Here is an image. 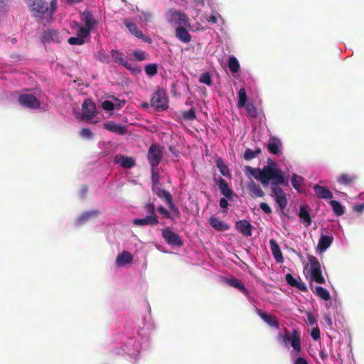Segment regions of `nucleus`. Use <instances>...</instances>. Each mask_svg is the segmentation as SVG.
<instances>
[{
	"label": "nucleus",
	"instance_id": "20e7f679",
	"mask_svg": "<svg viewBox=\"0 0 364 364\" xmlns=\"http://www.w3.org/2000/svg\"><path fill=\"white\" fill-rule=\"evenodd\" d=\"M169 23L178 26H188L190 27V20L188 16L179 11L174 9L168 10V19Z\"/></svg>",
	"mask_w": 364,
	"mask_h": 364
},
{
	"label": "nucleus",
	"instance_id": "bb28decb",
	"mask_svg": "<svg viewBox=\"0 0 364 364\" xmlns=\"http://www.w3.org/2000/svg\"><path fill=\"white\" fill-rule=\"evenodd\" d=\"M281 147H282V142L281 141L276 138L272 137L270 139V141L269 142L267 145V149L268 151L275 155H278L281 153Z\"/></svg>",
	"mask_w": 364,
	"mask_h": 364
},
{
	"label": "nucleus",
	"instance_id": "4468645a",
	"mask_svg": "<svg viewBox=\"0 0 364 364\" xmlns=\"http://www.w3.org/2000/svg\"><path fill=\"white\" fill-rule=\"evenodd\" d=\"M247 188L249 191L250 197L255 198H263L265 196L264 192L260 187L259 184L255 183L253 180H250L247 183Z\"/></svg>",
	"mask_w": 364,
	"mask_h": 364
},
{
	"label": "nucleus",
	"instance_id": "4be33fe9",
	"mask_svg": "<svg viewBox=\"0 0 364 364\" xmlns=\"http://www.w3.org/2000/svg\"><path fill=\"white\" fill-rule=\"evenodd\" d=\"M314 190L317 198L320 199H331L333 198L332 193L326 186L316 184L314 186Z\"/></svg>",
	"mask_w": 364,
	"mask_h": 364
},
{
	"label": "nucleus",
	"instance_id": "4c0bfd02",
	"mask_svg": "<svg viewBox=\"0 0 364 364\" xmlns=\"http://www.w3.org/2000/svg\"><path fill=\"white\" fill-rule=\"evenodd\" d=\"M228 68L232 73H237L240 70V63L235 56L230 57L228 60Z\"/></svg>",
	"mask_w": 364,
	"mask_h": 364
},
{
	"label": "nucleus",
	"instance_id": "423d86ee",
	"mask_svg": "<svg viewBox=\"0 0 364 364\" xmlns=\"http://www.w3.org/2000/svg\"><path fill=\"white\" fill-rule=\"evenodd\" d=\"M151 105L156 110H166L168 108V98L163 89H158L152 95Z\"/></svg>",
	"mask_w": 364,
	"mask_h": 364
},
{
	"label": "nucleus",
	"instance_id": "f3484780",
	"mask_svg": "<svg viewBox=\"0 0 364 364\" xmlns=\"http://www.w3.org/2000/svg\"><path fill=\"white\" fill-rule=\"evenodd\" d=\"M42 41L43 43H50V42L59 43V42H60V33L57 30L47 29L43 33Z\"/></svg>",
	"mask_w": 364,
	"mask_h": 364
},
{
	"label": "nucleus",
	"instance_id": "4d7b16f0",
	"mask_svg": "<svg viewBox=\"0 0 364 364\" xmlns=\"http://www.w3.org/2000/svg\"><path fill=\"white\" fill-rule=\"evenodd\" d=\"M80 135L86 139H92V133L88 128H83L80 132Z\"/></svg>",
	"mask_w": 364,
	"mask_h": 364
},
{
	"label": "nucleus",
	"instance_id": "7ed1b4c3",
	"mask_svg": "<svg viewBox=\"0 0 364 364\" xmlns=\"http://www.w3.org/2000/svg\"><path fill=\"white\" fill-rule=\"evenodd\" d=\"M278 339L285 345L289 343L294 350L297 353L301 350L300 332L297 330H294L290 334L289 331L285 328L284 333H279Z\"/></svg>",
	"mask_w": 364,
	"mask_h": 364
},
{
	"label": "nucleus",
	"instance_id": "603ef678",
	"mask_svg": "<svg viewBox=\"0 0 364 364\" xmlns=\"http://www.w3.org/2000/svg\"><path fill=\"white\" fill-rule=\"evenodd\" d=\"M309 261L311 265V270L315 269H321L320 263L318 259L314 256H309Z\"/></svg>",
	"mask_w": 364,
	"mask_h": 364
},
{
	"label": "nucleus",
	"instance_id": "13d9d810",
	"mask_svg": "<svg viewBox=\"0 0 364 364\" xmlns=\"http://www.w3.org/2000/svg\"><path fill=\"white\" fill-rule=\"evenodd\" d=\"M244 159L247 161H250L256 157L254 151L250 149H247L243 156Z\"/></svg>",
	"mask_w": 364,
	"mask_h": 364
},
{
	"label": "nucleus",
	"instance_id": "58836bf2",
	"mask_svg": "<svg viewBox=\"0 0 364 364\" xmlns=\"http://www.w3.org/2000/svg\"><path fill=\"white\" fill-rule=\"evenodd\" d=\"M330 203L336 215L341 216L344 214V207L338 201L331 200Z\"/></svg>",
	"mask_w": 364,
	"mask_h": 364
},
{
	"label": "nucleus",
	"instance_id": "79ce46f5",
	"mask_svg": "<svg viewBox=\"0 0 364 364\" xmlns=\"http://www.w3.org/2000/svg\"><path fill=\"white\" fill-rule=\"evenodd\" d=\"M247 113V116L250 118H256L258 115L257 109L252 103H247L244 107Z\"/></svg>",
	"mask_w": 364,
	"mask_h": 364
},
{
	"label": "nucleus",
	"instance_id": "6e6d98bb",
	"mask_svg": "<svg viewBox=\"0 0 364 364\" xmlns=\"http://www.w3.org/2000/svg\"><path fill=\"white\" fill-rule=\"evenodd\" d=\"M133 55L139 61L144 60L146 58V54L143 50H135L133 53Z\"/></svg>",
	"mask_w": 364,
	"mask_h": 364
},
{
	"label": "nucleus",
	"instance_id": "e2e57ef3",
	"mask_svg": "<svg viewBox=\"0 0 364 364\" xmlns=\"http://www.w3.org/2000/svg\"><path fill=\"white\" fill-rule=\"evenodd\" d=\"M218 17H220L219 15H218V16H217L215 15H210V16H206L205 19L207 20V21H208L213 24H215L218 22Z\"/></svg>",
	"mask_w": 364,
	"mask_h": 364
},
{
	"label": "nucleus",
	"instance_id": "39448f33",
	"mask_svg": "<svg viewBox=\"0 0 364 364\" xmlns=\"http://www.w3.org/2000/svg\"><path fill=\"white\" fill-rule=\"evenodd\" d=\"M153 192L157 195L159 198L164 200L168 205L170 210L176 216H181V213L178 208L174 204L172 195L166 190L161 187L155 188Z\"/></svg>",
	"mask_w": 364,
	"mask_h": 364
},
{
	"label": "nucleus",
	"instance_id": "c85d7f7f",
	"mask_svg": "<svg viewBox=\"0 0 364 364\" xmlns=\"http://www.w3.org/2000/svg\"><path fill=\"white\" fill-rule=\"evenodd\" d=\"M218 188L221 193L226 198H231L232 196V191L229 188L228 182L223 178H219L218 181Z\"/></svg>",
	"mask_w": 364,
	"mask_h": 364
},
{
	"label": "nucleus",
	"instance_id": "dca6fc26",
	"mask_svg": "<svg viewBox=\"0 0 364 364\" xmlns=\"http://www.w3.org/2000/svg\"><path fill=\"white\" fill-rule=\"evenodd\" d=\"M103 127L114 134L118 135H124L127 133V129L124 125H119L112 121L107 122L103 124Z\"/></svg>",
	"mask_w": 364,
	"mask_h": 364
},
{
	"label": "nucleus",
	"instance_id": "69168bd1",
	"mask_svg": "<svg viewBox=\"0 0 364 364\" xmlns=\"http://www.w3.org/2000/svg\"><path fill=\"white\" fill-rule=\"evenodd\" d=\"M219 203L222 208H227L228 206V202L225 198H221Z\"/></svg>",
	"mask_w": 364,
	"mask_h": 364
},
{
	"label": "nucleus",
	"instance_id": "680f3d73",
	"mask_svg": "<svg viewBox=\"0 0 364 364\" xmlns=\"http://www.w3.org/2000/svg\"><path fill=\"white\" fill-rule=\"evenodd\" d=\"M307 323L310 326H315L316 325L317 322L316 320L312 313H308L307 314Z\"/></svg>",
	"mask_w": 364,
	"mask_h": 364
},
{
	"label": "nucleus",
	"instance_id": "a878e982",
	"mask_svg": "<svg viewBox=\"0 0 364 364\" xmlns=\"http://www.w3.org/2000/svg\"><path fill=\"white\" fill-rule=\"evenodd\" d=\"M225 282L229 286L237 288L240 291L244 293L245 294L248 295L249 291L246 289V287H245V285L243 284V283L242 282L241 280H240L237 278H235V277H231V278H226L225 279Z\"/></svg>",
	"mask_w": 364,
	"mask_h": 364
},
{
	"label": "nucleus",
	"instance_id": "864d4df0",
	"mask_svg": "<svg viewBox=\"0 0 364 364\" xmlns=\"http://www.w3.org/2000/svg\"><path fill=\"white\" fill-rule=\"evenodd\" d=\"M90 28H88L87 27H80V29L77 31V36L80 37H82V39L85 40V38L88 37L90 33Z\"/></svg>",
	"mask_w": 364,
	"mask_h": 364
},
{
	"label": "nucleus",
	"instance_id": "c756f323",
	"mask_svg": "<svg viewBox=\"0 0 364 364\" xmlns=\"http://www.w3.org/2000/svg\"><path fill=\"white\" fill-rule=\"evenodd\" d=\"M357 178L358 177L355 174L343 173L337 179V181L341 184L350 186L354 183Z\"/></svg>",
	"mask_w": 364,
	"mask_h": 364
},
{
	"label": "nucleus",
	"instance_id": "bf43d9fd",
	"mask_svg": "<svg viewBox=\"0 0 364 364\" xmlns=\"http://www.w3.org/2000/svg\"><path fill=\"white\" fill-rule=\"evenodd\" d=\"M311 336L314 341H317L320 338V329L317 326L312 328Z\"/></svg>",
	"mask_w": 364,
	"mask_h": 364
},
{
	"label": "nucleus",
	"instance_id": "f03ea898",
	"mask_svg": "<svg viewBox=\"0 0 364 364\" xmlns=\"http://www.w3.org/2000/svg\"><path fill=\"white\" fill-rule=\"evenodd\" d=\"M28 4L33 16L37 21L46 18L51 20L58 9L57 0H51L49 5L46 0H29Z\"/></svg>",
	"mask_w": 364,
	"mask_h": 364
},
{
	"label": "nucleus",
	"instance_id": "72a5a7b5",
	"mask_svg": "<svg viewBox=\"0 0 364 364\" xmlns=\"http://www.w3.org/2000/svg\"><path fill=\"white\" fill-rule=\"evenodd\" d=\"M311 279L318 284H324L325 279L322 276L321 268L311 270Z\"/></svg>",
	"mask_w": 364,
	"mask_h": 364
},
{
	"label": "nucleus",
	"instance_id": "f704fd0d",
	"mask_svg": "<svg viewBox=\"0 0 364 364\" xmlns=\"http://www.w3.org/2000/svg\"><path fill=\"white\" fill-rule=\"evenodd\" d=\"M181 114L186 121H194L196 119V112L194 107H191L189 110L182 111Z\"/></svg>",
	"mask_w": 364,
	"mask_h": 364
},
{
	"label": "nucleus",
	"instance_id": "338daca9",
	"mask_svg": "<svg viewBox=\"0 0 364 364\" xmlns=\"http://www.w3.org/2000/svg\"><path fill=\"white\" fill-rule=\"evenodd\" d=\"M294 364H309L306 359L302 357L297 358Z\"/></svg>",
	"mask_w": 364,
	"mask_h": 364
},
{
	"label": "nucleus",
	"instance_id": "49530a36",
	"mask_svg": "<svg viewBox=\"0 0 364 364\" xmlns=\"http://www.w3.org/2000/svg\"><path fill=\"white\" fill-rule=\"evenodd\" d=\"M158 212L163 215L164 218L167 219H174L176 218H179L180 216H176L173 214V213L170 210L168 212L164 206L160 205L157 208Z\"/></svg>",
	"mask_w": 364,
	"mask_h": 364
},
{
	"label": "nucleus",
	"instance_id": "09e8293b",
	"mask_svg": "<svg viewBox=\"0 0 364 364\" xmlns=\"http://www.w3.org/2000/svg\"><path fill=\"white\" fill-rule=\"evenodd\" d=\"M199 81L200 82L205 84L208 86H210L213 84L212 78L209 73H203L201 74L199 78Z\"/></svg>",
	"mask_w": 364,
	"mask_h": 364
},
{
	"label": "nucleus",
	"instance_id": "e433bc0d",
	"mask_svg": "<svg viewBox=\"0 0 364 364\" xmlns=\"http://www.w3.org/2000/svg\"><path fill=\"white\" fill-rule=\"evenodd\" d=\"M247 104V93L246 90L244 87H242L239 90L238 92V102H237V107L242 108L244 107Z\"/></svg>",
	"mask_w": 364,
	"mask_h": 364
},
{
	"label": "nucleus",
	"instance_id": "7c9ffc66",
	"mask_svg": "<svg viewBox=\"0 0 364 364\" xmlns=\"http://www.w3.org/2000/svg\"><path fill=\"white\" fill-rule=\"evenodd\" d=\"M82 15L83 16L82 21H84L85 26L92 30V28L97 24V21L94 18L92 13L85 10L82 12Z\"/></svg>",
	"mask_w": 364,
	"mask_h": 364
},
{
	"label": "nucleus",
	"instance_id": "a18cd8bd",
	"mask_svg": "<svg viewBox=\"0 0 364 364\" xmlns=\"http://www.w3.org/2000/svg\"><path fill=\"white\" fill-rule=\"evenodd\" d=\"M159 173L157 171H155L154 168H152L151 172V182H152V191L154 190L155 188L160 187L159 183Z\"/></svg>",
	"mask_w": 364,
	"mask_h": 364
},
{
	"label": "nucleus",
	"instance_id": "a19ab883",
	"mask_svg": "<svg viewBox=\"0 0 364 364\" xmlns=\"http://www.w3.org/2000/svg\"><path fill=\"white\" fill-rule=\"evenodd\" d=\"M95 58L104 63H110V57L108 54H107L103 50H98L95 53Z\"/></svg>",
	"mask_w": 364,
	"mask_h": 364
},
{
	"label": "nucleus",
	"instance_id": "774afa93",
	"mask_svg": "<svg viewBox=\"0 0 364 364\" xmlns=\"http://www.w3.org/2000/svg\"><path fill=\"white\" fill-rule=\"evenodd\" d=\"M324 319L329 326L332 325V321L329 316H325Z\"/></svg>",
	"mask_w": 364,
	"mask_h": 364
},
{
	"label": "nucleus",
	"instance_id": "8fccbe9b",
	"mask_svg": "<svg viewBox=\"0 0 364 364\" xmlns=\"http://www.w3.org/2000/svg\"><path fill=\"white\" fill-rule=\"evenodd\" d=\"M144 209L146 212L148 213V216L157 217V215H156L155 205L154 203L149 202L146 203L144 206Z\"/></svg>",
	"mask_w": 364,
	"mask_h": 364
},
{
	"label": "nucleus",
	"instance_id": "c03bdc74",
	"mask_svg": "<svg viewBox=\"0 0 364 364\" xmlns=\"http://www.w3.org/2000/svg\"><path fill=\"white\" fill-rule=\"evenodd\" d=\"M99 215V211L97 210H92L84 213L80 217L78 218V223L82 224L86 220H87L90 218L95 217Z\"/></svg>",
	"mask_w": 364,
	"mask_h": 364
},
{
	"label": "nucleus",
	"instance_id": "393cba45",
	"mask_svg": "<svg viewBox=\"0 0 364 364\" xmlns=\"http://www.w3.org/2000/svg\"><path fill=\"white\" fill-rule=\"evenodd\" d=\"M209 221L211 227L218 231H226L230 229L229 225L220 220L217 217H210Z\"/></svg>",
	"mask_w": 364,
	"mask_h": 364
},
{
	"label": "nucleus",
	"instance_id": "ddd939ff",
	"mask_svg": "<svg viewBox=\"0 0 364 364\" xmlns=\"http://www.w3.org/2000/svg\"><path fill=\"white\" fill-rule=\"evenodd\" d=\"M235 228L245 237L252 235L253 226L248 220H240L236 223Z\"/></svg>",
	"mask_w": 364,
	"mask_h": 364
},
{
	"label": "nucleus",
	"instance_id": "c9c22d12",
	"mask_svg": "<svg viewBox=\"0 0 364 364\" xmlns=\"http://www.w3.org/2000/svg\"><path fill=\"white\" fill-rule=\"evenodd\" d=\"M303 182H304V178L301 176H298L296 173H294L292 175L291 185L299 193L301 192V188Z\"/></svg>",
	"mask_w": 364,
	"mask_h": 364
},
{
	"label": "nucleus",
	"instance_id": "0e129e2a",
	"mask_svg": "<svg viewBox=\"0 0 364 364\" xmlns=\"http://www.w3.org/2000/svg\"><path fill=\"white\" fill-rule=\"evenodd\" d=\"M364 210V204H357L353 206V210L358 213H361Z\"/></svg>",
	"mask_w": 364,
	"mask_h": 364
},
{
	"label": "nucleus",
	"instance_id": "f8f14e48",
	"mask_svg": "<svg viewBox=\"0 0 364 364\" xmlns=\"http://www.w3.org/2000/svg\"><path fill=\"white\" fill-rule=\"evenodd\" d=\"M110 54L112 59L116 63H118L119 65L124 66L125 68L132 71L133 73L136 71H140L137 68H134L131 66V65L126 60L123 53L119 51L118 50H112L110 51Z\"/></svg>",
	"mask_w": 364,
	"mask_h": 364
},
{
	"label": "nucleus",
	"instance_id": "1a4fd4ad",
	"mask_svg": "<svg viewBox=\"0 0 364 364\" xmlns=\"http://www.w3.org/2000/svg\"><path fill=\"white\" fill-rule=\"evenodd\" d=\"M147 157L152 168L157 166L161 160V151L159 146L156 144H151L149 149Z\"/></svg>",
	"mask_w": 364,
	"mask_h": 364
},
{
	"label": "nucleus",
	"instance_id": "a211bd4d",
	"mask_svg": "<svg viewBox=\"0 0 364 364\" xmlns=\"http://www.w3.org/2000/svg\"><path fill=\"white\" fill-rule=\"evenodd\" d=\"M256 311L261 318L269 326L279 328V321L275 316L267 314L265 311L259 309H257Z\"/></svg>",
	"mask_w": 364,
	"mask_h": 364
},
{
	"label": "nucleus",
	"instance_id": "2f4dec72",
	"mask_svg": "<svg viewBox=\"0 0 364 364\" xmlns=\"http://www.w3.org/2000/svg\"><path fill=\"white\" fill-rule=\"evenodd\" d=\"M216 166L220 170V173L225 177H230V171L228 166L225 164L221 158H218L216 160Z\"/></svg>",
	"mask_w": 364,
	"mask_h": 364
},
{
	"label": "nucleus",
	"instance_id": "37998d69",
	"mask_svg": "<svg viewBox=\"0 0 364 364\" xmlns=\"http://www.w3.org/2000/svg\"><path fill=\"white\" fill-rule=\"evenodd\" d=\"M99 215V211L97 210H92L84 213L80 217L78 218V223L82 224L86 220H87L90 218L95 217Z\"/></svg>",
	"mask_w": 364,
	"mask_h": 364
},
{
	"label": "nucleus",
	"instance_id": "b1692460",
	"mask_svg": "<svg viewBox=\"0 0 364 364\" xmlns=\"http://www.w3.org/2000/svg\"><path fill=\"white\" fill-rule=\"evenodd\" d=\"M269 246L272 255L275 260L279 263L284 262V257L281 249L275 240H269Z\"/></svg>",
	"mask_w": 364,
	"mask_h": 364
},
{
	"label": "nucleus",
	"instance_id": "de8ad7c7",
	"mask_svg": "<svg viewBox=\"0 0 364 364\" xmlns=\"http://www.w3.org/2000/svg\"><path fill=\"white\" fill-rule=\"evenodd\" d=\"M144 70L147 75L152 77L157 73V65L155 63L146 65Z\"/></svg>",
	"mask_w": 364,
	"mask_h": 364
},
{
	"label": "nucleus",
	"instance_id": "ea45409f",
	"mask_svg": "<svg viewBox=\"0 0 364 364\" xmlns=\"http://www.w3.org/2000/svg\"><path fill=\"white\" fill-rule=\"evenodd\" d=\"M315 293L324 301H328L331 299L329 292L322 287H316L315 289Z\"/></svg>",
	"mask_w": 364,
	"mask_h": 364
},
{
	"label": "nucleus",
	"instance_id": "aec40b11",
	"mask_svg": "<svg viewBox=\"0 0 364 364\" xmlns=\"http://www.w3.org/2000/svg\"><path fill=\"white\" fill-rule=\"evenodd\" d=\"M186 26H178L176 28L175 36L182 43H188L191 41V35L186 29Z\"/></svg>",
	"mask_w": 364,
	"mask_h": 364
},
{
	"label": "nucleus",
	"instance_id": "9b49d317",
	"mask_svg": "<svg viewBox=\"0 0 364 364\" xmlns=\"http://www.w3.org/2000/svg\"><path fill=\"white\" fill-rule=\"evenodd\" d=\"M95 104L91 100L86 99L82 105V119L91 122V119L95 115Z\"/></svg>",
	"mask_w": 364,
	"mask_h": 364
},
{
	"label": "nucleus",
	"instance_id": "3c124183",
	"mask_svg": "<svg viewBox=\"0 0 364 364\" xmlns=\"http://www.w3.org/2000/svg\"><path fill=\"white\" fill-rule=\"evenodd\" d=\"M68 43L70 45H78L81 46L85 43V40L82 39V37L77 36L76 37H70L68 41Z\"/></svg>",
	"mask_w": 364,
	"mask_h": 364
},
{
	"label": "nucleus",
	"instance_id": "2eb2a0df",
	"mask_svg": "<svg viewBox=\"0 0 364 364\" xmlns=\"http://www.w3.org/2000/svg\"><path fill=\"white\" fill-rule=\"evenodd\" d=\"M114 161L120 164L124 168H130L135 166L136 161L133 157L127 156L122 154H117L114 156Z\"/></svg>",
	"mask_w": 364,
	"mask_h": 364
},
{
	"label": "nucleus",
	"instance_id": "052dcab7",
	"mask_svg": "<svg viewBox=\"0 0 364 364\" xmlns=\"http://www.w3.org/2000/svg\"><path fill=\"white\" fill-rule=\"evenodd\" d=\"M259 208L266 214H270L272 213V209L270 206L265 202H262L259 204Z\"/></svg>",
	"mask_w": 364,
	"mask_h": 364
},
{
	"label": "nucleus",
	"instance_id": "6ab92c4d",
	"mask_svg": "<svg viewBox=\"0 0 364 364\" xmlns=\"http://www.w3.org/2000/svg\"><path fill=\"white\" fill-rule=\"evenodd\" d=\"M133 224L138 226L151 225L155 226L159 224L158 217L146 215L144 218H136L133 220Z\"/></svg>",
	"mask_w": 364,
	"mask_h": 364
},
{
	"label": "nucleus",
	"instance_id": "cd10ccee",
	"mask_svg": "<svg viewBox=\"0 0 364 364\" xmlns=\"http://www.w3.org/2000/svg\"><path fill=\"white\" fill-rule=\"evenodd\" d=\"M132 255L127 251H123L122 253L119 254L116 258L117 264L121 266L129 264L132 262Z\"/></svg>",
	"mask_w": 364,
	"mask_h": 364
},
{
	"label": "nucleus",
	"instance_id": "6e6552de",
	"mask_svg": "<svg viewBox=\"0 0 364 364\" xmlns=\"http://www.w3.org/2000/svg\"><path fill=\"white\" fill-rule=\"evenodd\" d=\"M162 237L168 245L176 247H181L183 245L181 237L169 228L162 230Z\"/></svg>",
	"mask_w": 364,
	"mask_h": 364
},
{
	"label": "nucleus",
	"instance_id": "0eeeda50",
	"mask_svg": "<svg viewBox=\"0 0 364 364\" xmlns=\"http://www.w3.org/2000/svg\"><path fill=\"white\" fill-rule=\"evenodd\" d=\"M123 23L132 35L134 36L137 38L141 39L145 43H152L151 38L149 36H144L143 32L138 29L136 23L131 21L129 18H124Z\"/></svg>",
	"mask_w": 364,
	"mask_h": 364
},
{
	"label": "nucleus",
	"instance_id": "9d476101",
	"mask_svg": "<svg viewBox=\"0 0 364 364\" xmlns=\"http://www.w3.org/2000/svg\"><path fill=\"white\" fill-rule=\"evenodd\" d=\"M18 102L23 107L29 109H38L41 104L34 95L31 94H21L18 97Z\"/></svg>",
	"mask_w": 364,
	"mask_h": 364
},
{
	"label": "nucleus",
	"instance_id": "5fc2aeb1",
	"mask_svg": "<svg viewBox=\"0 0 364 364\" xmlns=\"http://www.w3.org/2000/svg\"><path fill=\"white\" fill-rule=\"evenodd\" d=\"M102 107L106 111H112L114 109L115 106L112 102L109 100H105L102 103Z\"/></svg>",
	"mask_w": 364,
	"mask_h": 364
},
{
	"label": "nucleus",
	"instance_id": "412c9836",
	"mask_svg": "<svg viewBox=\"0 0 364 364\" xmlns=\"http://www.w3.org/2000/svg\"><path fill=\"white\" fill-rule=\"evenodd\" d=\"M285 280L289 285L293 287H296L301 291H307V287L304 282L301 279L298 281L291 274H287L285 276Z\"/></svg>",
	"mask_w": 364,
	"mask_h": 364
},
{
	"label": "nucleus",
	"instance_id": "5701e85b",
	"mask_svg": "<svg viewBox=\"0 0 364 364\" xmlns=\"http://www.w3.org/2000/svg\"><path fill=\"white\" fill-rule=\"evenodd\" d=\"M333 237L331 235H321L317 245L318 250L321 252H325L333 243Z\"/></svg>",
	"mask_w": 364,
	"mask_h": 364
},
{
	"label": "nucleus",
	"instance_id": "473e14b6",
	"mask_svg": "<svg viewBox=\"0 0 364 364\" xmlns=\"http://www.w3.org/2000/svg\"><path fill=\"white\" fill-rule=\"evenodd\" d=\"M299 216L307 226L311 224L312 220L306 205L300 206Z\"/></svg>",
	"mask_w": 364,
	"mask_h": 364
},
{
	"label": "nucleus",
	"instance_id": "f257e3e1",
	"mask_svg": "<svg viewBox=\"0 0 364 364\" xmlns=\"http://www.w3.org/2000/svg\"><path fill=\"white\" fill-rule=\"evenodd\" d=\"M267 162V164L262 168L246 166L245 173L250 174L255 179L259 181L264 187H267L272 181V194L270 196L274 198L275 202L283 212L287 205V198L286 193L279 186H288V180L286 179L282 171L277 167L275 161L272 159H268Z\"/></svg>",
	"mask_w": 364,
	"mask_h": 364
}]
</instances>
